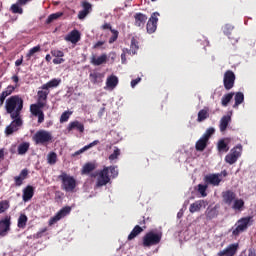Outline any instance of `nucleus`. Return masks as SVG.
<instances>
[{
	"instance_id": "f257e3e1",
	"label": "nucleus",
	"mask_w": 256,
	"mask_h": 256,
	"mask_svg": "<svg viewBox=\"0 0 256 256\" xmlns=\"http://www.w3.org/2000/svg\"><path fill=\"white\" fill-rule=\"evenodd\" d=\"M5 109L10 117L15 118L21 116V112L23 111V98L19 95L10 96L6 99Z\"/></svg>"
},
{
	"instance_id": "f03ea898",
	"label": "nucleus",
	"mask_w": 256,
	"mask_h": 256,
	"mask_svg": "<svg viewBox=\"0 0 256 256\" xmlns=\"http://www.w3.org/2000/svg\"><path fill=\"white\" fill-rule=\"evenodd\" d=\"M58 179L62 182V189L66 191V193H73L75 188L77 187V180L75 178L65 172H62L61 175L58 176Z\"/></svg>"
},
{
	"instance_id": "7ed1b4c3",
	"label": "nucleus",
	"mask_w": 256,
	"mask_h": 256,
	"mask_svg": "<svg viewBox=\"0 0 256 256\" xmlns=\"http://www.w3.org/2000/svg\"><path fill=\"white\" fill-rule=\"evenodd\" d=\"M162 238V232L155 233L154 231H150L143 236L142 245L143 247H153L155 245H159Z\"/></svg>"
},
{
	"instance_id": "20e7f679",
	"label": "nucleus",
	"mask_w": 256,
	"mask_h": 256,
	"mask_svg": "<svg viewBox=\"0 0 256 256\" xmlns=\"http://www.w3.org/2000/svg\"><path fill=\"white\" fill-rule=\"evenodd\" d=\"M32 139L36 145H47L53 141V134L47 130H38Z\"/></svg>"
},
{
	"instance_id": "39448f33",
	"label": "nucleus",
	"mask_w": 256,
	"mask_h": 256,
	"mask_svg": "<svg viewBox=\"0 0 256 256\" xmlns=\"http://www.w3.org/2000/svg\"><path fill=\"white\" fill-rule=\"evenodd\" d=\"M44 100H38L36 104H32L30 106V113L34 115V117H38V123L41 124L45 121V113H43V107H45Z\"/></svg>"
},
{
	"instance_id": "423d86ee",
	"label": "nucleus",
	"mask_w": 256,
	"mask_h": 256,
	"mask_svg": "<svg viewBox=\"0 0 256 256\" xmlns=\"http://www.w3.org/2000/svg\"><path fill=\"white\" fill-rule=\"evenodd\" d=\"M97 177L96 181V189H99V187H105L109 181H111V178L109 177V167H104L98 174H92V177Z\"/></svg>"
},
{
	"instance_id": "0eeeda50",
	"label": "nucleus",
	"mask_w": 256,
	"mask_h": 256,
	"mask_svg": "<svg viewBox=\"0 0 256 256\" xmlns=\"http://www.w3.org/2000/svg\"><path fill=\"white\" fill-rule=\"evenodd\" d=\"M241 151H243V146L241 144L234 147L229 154L225 156V161L229 165H234V163H237V159L241 157Z\"/></svg>"
},
{
	"instance_id": "6e6552de",
	"label": "nucleus",
	"mask_w": 256,
	"mask_h": 256,
	"mask_svg": "<svg viewBox=\"0 0 256 256\" xmlns=\"http://www.w3.org/2000/svg\"><path fill=\"white\" fill-rule=\"evenodd\" d=\"M11 119H13V121L5 129V134L7 136L17 133V131L23 127V120L21 119V116L15 118L11 117Z\"/></svg>"
},
{
	"instance_id": "1a4fd4ad",
	"label": "nucleus",
	"mask_w": 256,
	"mask_h": 256,
	"mask_svg": "<svg viewBox=\"0 0 256 256\" xmlns=\"http://www.w3.org/2000/svg\"><path fill=\"white\" fill-rule=\"evenodd\" d=\"M252 217H244L237 221L236 228L232 231V235L234 237H237L240 235V233H243L249 227V223H251Z\"/></svg>"
},
{
	"instance_id": "9d476101",
	"label": "nucleus",
	"mask_w": 256,
	"mask_h": 256,
	"mask_svg": "<svg viewBox=\"0 0 256 256\" xmlns=\"http://www.w3.org/2000/svg\"><path fill=\"white\" fill-rule=\"evenodd\" d=\"M235 79H236V76L233 70H227L224 73L223 85L226 91H231V89L235 87Z\"/></svg>"
},
{
	"instance_id": "9b49d317",
	"label": "nucleus",
	"mask_w": 256,
	"mask_h": 256,
	"mask_svg": "<svg viewBox=\"0 0 256 256\" xmlns=\"http://www.w3.org/2000/svg\"><path fill=\"white\" fill-rule=\"evenodd\" d=\"M159 13L154 12L152 13L151 17L149 18L147 24H146V29L147 33H155L157 31V23L159 21Z\"/></svg>"
},
{
	"instance_id": "f8f14e48",
	"label": "nucleus",
	"mask_w": 256,
	"mask_h": 256,
	"mask_svg": "<svg viewBox=\"0 0 256 256\" xmlns=\"http://www.w3.org/2000/svg\"><path fill=\"white\" fill-rule=\"evenodd\" d=\"M239 251V243H233L228 245L224 250L217 253V256H235Z\"/></svg>"
},
{
	"instance_id": "ddd939ff",
	"label": "nucleus",
	"mask_w": 256,
	"mask_h": 256,
	"mask_svg": "<svg viewBox=\"0 0 256 256\" xmlns=\"http://www.w3.org/2000/svg\"><path fill=\"white\" fill-rule=\"evenodd\" d=\"M11 231V217L6 216L0 220V237H5Z\"/></svg>"
},
{
	"instance_id": "4468645a",
	"label": "nucleus",
	"mask_w": 256,
	"mask_h": 256,
	"mask_svg": "<svg viewBox=\"0 0 256 256\" xmlns=\"http://www.w3.org/2000/svg\"><path fill=\"white\" fill-rule=\"evenodd\" d=\"M204 181L207 185H213L214 187H218V185L223 181L221 178V174H209L204 177Z\"/></svg>"
},
{
	"instance_id": "2eb2a0df",
	"label": "nucleus",
	"mask_w": 256,
	"mask_h": 256,
	"mask_svg": "<svg viewBox=\"0 0 256 256\" xmlns=\"http://www.w3.org/2000/svg\"><path fill=\"white\" fill-rule=\"evenodd\" d=\"M237 199V194L233 190H226L222 192V201L225 205L231 206L233 202Z\"/></svg>"
},
{
	"instance_id": "dca6fc26",
	"label": "nucleus",
	"mask_w": 256,
	"mask_h": 256,
	"mask_svg": "<svg viewBox=\"0 0 256 256\" xmlns=\"http://www.w3.org/2000/svg\"><path fill=\"white\" fill-rule=\"evenodd\" d=\"M81 6L83 9L81 11H79L78 19L83 21V19H85V17H87V15H89V13H91V11H93V5H91V3H89L88 1H83L81 3Z\"/></svg>"
},
{
	"instance_id": "f3484780",
	"label": "nucleus",
	"mask_w": 256,
	"mask_h": 256,
	"mask_svg": "<svg viewBox=\"0 0 256 256\" xmlns=\"http://www.w3.org/2000/svg\"><path fill=\"white\" fill-rule=\"evenodd\" d=\"M209 205V202L207 200H197L194 203H192L189 207L190 213H197L201 211V208L205 209Z\"/></svg>"
},
{
	"instance_id": "a211bd4d",
	"label": "nucleus",
	"mask_w": 256,
	"mask_h": 256,
	"mask_svg": "<svg viewBox=\"0 0 256 256\" xmlns=\"http://www.w3.org/2000/svg\"><path fill=\"white\" fill-rule=\"evenodd\" d=\"M65 41L76 45V43L81 41V32H79L77 29L72 30L68 35L65 36Z\"/></svg>"
},
{
	"instance_id": "6ab92c4d",
	"label": "nucleus",
	"mask_w": 256,
	"mask_h": 256,
	"mask_svg": "<svg viewBox=\"0 0 256 256\" xmlns=\"http://www.w3.org/2000/svg\"><path fill=\"white\" fill-rule=\"evenodd\" d=\"M75 130L79 131V133H84L85 125H83V123H81L77 120L70 122L67 127L68 133H71V131H75Z\"/></svg>"
},
{
	"instance_id": "aec40b11",
	"label": "nucleus",
	"mask_w": 256,
	"mask_h": 256,
	"mask_svg": "<svg viewBox=\"0 0 256 256\" xmlns=\"http://www.w3.org/2000/svg\"><path fill=\"white\" fill-rule=\"evenodd\" d=\"M145 23H147V15L138 12L134 15V25L136 27H145Z\"/></svg>"
},
{
	"instance_id": "412c9836",
	"label": "nucleus",
	"mask_w": 256,
	"mask_h": 256,
	"mask_svg": "<svg viewBox=\"0 0 256 256\" xmlns=\"http://www.w3.org/2000/svg\"><path fill=\"white\" fill-rule=\"evenodd\" d=\"M91 65H94L95 67H99V65H105L107 63V54H102L100 56L93 55L90 58Z\"/></svg>"
},
{
	"instance_id": "4be33fe9",
	"label": "nucleus",
	"mask_w": 256,
	"mask_h": 256,
	"mask_svg": "<svg viewBox=\"0 0 256 256\" xmlns=\"http://www.w3.org/2000/svg\"><path fill=\"white\" fill-rule=\"evenodd\" d=\"M15 89H17V85L13 86V85H9L7 86V88L0 94V107H3V103H5V100L7 99V97H9V95H11Z\"/></svg>"
},
{
	"instance_id": "5701e85b",
	"label": "nucleus",
	"mask_w": 256,
	"mask_h": 256,
	"mask_svg": "<svg viewBox=\"0 0 256 256\" xmlns=\"http://www.w3.org/2000/svg\"><path fill=\"white\" fill-rule=\"evenodd\" d=\"M33 195H35V188L33 186L28 185L24 190H23V195L22 199L23 201H31L33 199Z\"/></svg>"
},
{
	"instance_id": "b1692460",
	"label": "nucleus",
	"mask_w": 256,
	"mask_h": 256,
	"mask_svg": "<svg viewBox=\"0 0 256 256\" xmlns=\"http://www.w3.org/2000/svg\"><path fill=\"white\" fill-rule=\"evenodd\" d=\"M59 85H61V79L54 78L46 84H43L41 86V89H43V91H49L50 89H55V87H59Z\"/></svg>"
},
{
	"instance_id": "393cba45",
	"label": "nucleus",
	"mask_w": 256,
	"mask_h": 256,
	"mask_svg": "<svg viewBox=\"0 0 256 256\" xmlns=\"http://www.w3.org/2000/svg\"><path fill=\"white\" fill-rule=\"evenodd\" d=\"M206 219L207 221H211L213 219H216L219 215V210H217V207H208L205 211Z\"/></svg>"
},
{
	"instance_id": "a878e982",
	"label": "nucleus",
	"mask_w": 256,
	"mask_h": 256,
	"mask_svg": "<svg viewBox=\"0 0 256 256\" xmlns=\"http://www.w3.org/2000/svg\"><path fill=\"white\" fill-rule=\"evenodd\" d=\"M229 123H231V116L225 115L221 118L219 129L221 133H224V131H227V128L229 127Z\"/></svg>"
},
{
	"instance_id": "bb28decb",
	"label": "nucleus",
	"mask_w": 256,
	"mask_h": 256,
	"mask_svg": "<svg viewBox=\"0 0 256 256\" xmlns=\"http://www.w3.org/2000/svg\"><path fill=\"white\" fill-rule=\"evenodd\" d=\"M99 143H100L99 140H94L90 144H88V145L84 146L83 148H81L80 150L74 152L72 154V157H77V155H81L82 153H85V151H89V149H92V147L99 145Z\"/></svg>"
},
{
	"instance_id": "cd10ccee",
	"label": "nucleus",
	"mask_w": 256,
	"mask_h": 256,
	"mask_svg": "<svg viewBox=\"0 0 256 256\" xmlns=\"http://www.w3.org/2000/svg\"><path fill=\"white\" fill-rule=\"evenodd\" d=\"M209 143V140L205 137H201L195 144L196 151L203 152L205 149H207V144Z\"/></svg>"
},
{
	"instance_id": "c85d7f7f",
	"label": "nucleus",
	"mask_w": 256,
	"mask_h": 256,
	"mask_svg": "<svg viewBox=\"0 0 256 256\" xmlns=\"http://www.w3.org/2000/svg\"><path fill=\"white\" fill-rule=\"evenodd\" d=\"M89 79L93 85H97V83H103V74L97 72L90 73Z\"/></svg>"
},
{
	"instance_id": "c756f323",
	"label": "nucleus",
	"mask_w": 256,
	"mask_h": 256,
	"mask_svg": "<svg viewBox=\"0 0 256 256\" xmlns=\"http://www.w3.org/2000/svg\"><path fill=\"white\" fill-rule=\"evenodd\" d=\"M118 83H119V78H117V76L115 75L109 76L106 80V85L110 89H115Z\"/></svg>"
},
{
	"instance_id": "7c9ffc66",
	"label": "nucleus",
	"mask_w": 256,
	"mask_h": 256,
	"mask_svg": "<svg viewBox=\"0 0 256 256\" xmlns=\"http://www.w3.org/2000/svg\"><path fill=\"white\" fill-rule=\"evenodd\" d=\"M205 119H209V108H204L198 112V123H203Z\"/></svg>"
},
{
	"instance_id": "2f4dec72",
	"label": "nucleus",
	"mask_w": 256,
	"mask_h": 256,
	"mask_svg": "<svg viewBox=\"0 0 256 256\" xmlns=\"http://www.w3.org/2000/svg\"><path fill=\"white\" fill-rule=\"evenodd\" d=\"M10 11L14 15H23V6L16 2L10 6Z\"/></svg>"
},
{
	"instance_id": "473e14b6",
	"label": "nucleus",
	"mask_w": 256,
	"mask_h": 256,
	"mask_svg": "<svg viewBox=\"0 0 256 256\" xmlns=\"http://www.w3.org/2000/svg\"><path fill=\"white\" fill-rule=\"evenodd\" d=\"M140 233H143V228L139 225H136L128 235V241H133V239H135V237H137V235Z\"/></svg>"
},
{
	"instance_id": "72a5a7b5",
	"label": "nucleus",
	"mask_w": 256,
	"mask_h": 256,
	"mask_svg": "<svg viewBox=\"0 0 256 256\" xmlns=\"http://www.w3.org/2000/svg\"><path fill=\"white\" fill-rule=\"evenodd\" d=\"M235 103L233 105L234 109H237L241 103L245 101V95L242 92H237L234 96Z\"/></svg>"
},
{
	"instance_id": "f704fd0d",
	"label": "nucleus",
	"mask_w": 256,
	"mask_h": 256,
	"mask_svg": "<svg viewBox=\"0 0 256 256\" xmlns=\"http://www.w3.org/2000/svg\"><path fill=\"white\" fill-rule=\"evenodd\" d=\"M233 97H235V93H233V92L225 94L221 99L222 107H227V105H229V103H231V100L233 99Z\"/></svg>"
},
{
	"instance_id": "c9c22d12",
	"label": "nucleus",
	"mask_w": 256,
	"mask_h": 256,
	"mask_svg": "<svg viewBox=\"0 0 256 256\" xmlns=\"http://www.w3.org/2000/svg\"><path fill=\"white\" fill-rule=\"evenodd\" d=\"M27 221H29V218H27V215L21 214L18 218V224L17 227L19 229H25L27 227Z\"/></svg>"
},
{
	"instance_id": "e433bc0d",
	"label": "nucleus",
	"mask_w": 256,
	"mask_h": 256,
	"mask_svg": "<svg viewBox=\"0 0 256 256\" xmlns=\"http://www.w3.org/2000/svg\"><path fill=\"white\" fill-rule=\"evenodd\" d=\"M243 207H245V201L243 199H237L233 201L232 209L234 211H242Z\"/></svg>"
},
{
	"instance_id": "4c0bfd02",
	"label": "nucleus",
	"mask_w": 256,
	"mask_h": 256,
	"mask_svg": "<svg viewBox=\"0 0 256 256\" xmlns=\"http://www.w3.org/2000/svg\"><path fill=\"white\" fill-rule=\"evenodd\" d=\"M93 171H95V164L88 162L82 168V175H89Z\"/></svg>"
},
{
	"instance_id": "58836bf2",
	"label": "nucleus",
	"mask_w": 256,
	"mask_h": 256,
	"mask_svg": "<svg viewBox=\"0 0 256 256\" xmlns=\"http://www.w3.org/2000/svg\"><path fill=\"white\" fill-rule=\"evenodd\" d=\"M61 17H63V12H56V13L50 14L46 19V25H50V23H53V21H57V19Z\"/></svg>"
},
{
	"instance_id": "ea45409f",
	"label": "nucleus",
	"mask_w": 256,
	"mask_h": 256,
	"mask_svg": "<svg viewBox=\"0 0 256 256\" xmlns=\"http://www.w3.org/2000/svg\"><path fill=\"white\" fill-rule=\"evenodd\" d=\"M217 147L219 153H227L229 151V145L225 142V139L219 140Z\"/></svg>"
},
{
	"instance_id": "a19ab883",
	"label": "nucleus",
	"mask_w": 256,
	"mask_h": 256,
	"mask_svg": "<svg viewBox=\"0 0 256 256\" xmlns=\"http://www.w3.org/2000/svg\"><path fill=\"white\" fill-rule=\"evenodd\" d=\"M69 213H71V207L69 206H65L62 209H60L56 215L59 219H63V217H67V215H69Z\"/></svg>"
},
{
	"instance_id": "79ce46f5",
	"label": "nucleus",
	"mask_w": 256,
	"mask_h": 256,
	"mask_svg": "<svg viewBox=\"0 0 256 256\" xmlns=\"http://www.w3.org/2000/svg\"><path fill=\"white\" fill-rule=\"evenodd\" d=\"M31 144L29 142H23L18 146V155H25L27 151H29V147Z\"/></svg>"
},
{
	"instance_id": "37998d69",
	"label": "nucleus",
	"mask_w": 256,
	"mask_h": 256,
	"mask_svg": "<svg viewBox=\"0 0 256 256\" xmlns=\"http://www.w3.org/2000/svg\"><path fill=\"white\" fill-rule=\"evenodd\" d=\"M128 50L131 51L132 55H136L137 51L139 50V42L135 38L131 39L130 49Z\"/></svg>"
},
{
	"instance_id": "c03bdc74",
	"label": "nucleus",
	"mask_w": 256,
	"mask_h": 256,
	"mask_svg": "<svg viewBox=\"0 0 256 256\" xmlns=\"http://www.w3.org/2000/svg\"><path fill=\"white\" fill-rule=\"evenodd\" d=\"M47 163H48V165H55V163H57V153H55V152L48 153Z\"/></svg>"
},
{
	"instance_id": "a18cd8bd",
	"label": "nucleus",
	"mask_w": 256,
	"mask_h": 256,
	"mask_svg": "<svg viewBox=\"0 0 256 256\" xmlns=\"http://www.w3.org/2000/svg\"><path fill=\"white\" fill-rule=\"evenodd\" d=\"M49 90H39L38 91V100L39 101H47V97H49Z\"/></svg>"
},
{
	"instance_id": "49530a36",
	"label": "nucleus",
	"mask_w": 256,
	"mask_h": 256,
	"mask_svg": "<svg viewBox=\"0 0 256 256\" xmlns=\"http://www.w3.org/2000/svg\"><path fill=\"white\" fill-rule=\"evenodd\" d=\"M39 51H41V46L39 45L31 48L26 54L27 60L29 61V59H31V57H33L35 53H39Z\"/></svg>"
},
{
	"instance_id": "de8ad7c7",
	"label": "nucleus",
	"mask_w": 256,
	"mask_h": 256,
	"mask_svg": "<svg viewBox=\"0 0 256 256\" xmlns=\"http://www.w3.org/2000/svg\"><path fill=\"white\" fill-rule=\"evenodd\" d=\"M71 115H73V112H70V111L63 112L62 115L60 116V123H67Z\"/></svg>"
},
{
	"instance_id": "09e8293b",
	"label": "nucleus",
	"mask_w": 256,
	"mask_h": 256,
	"mask_svg": "<svg viewBox=\"0 0 256 256\" xmlns=\"http://www.w3.org/2000/svg\"><path fill=\"white\" fill-rule=\"evenodd\" d=\"M112 36L109 38V43L110 45L115 43V41H117V39H119V31L117 30H111Z\"/></svg>"
},
{
	"instance_id": "8fccbe9b",
	"label": "nucleus",
	"mask_w": 256,
	"mask_h": 256,
	"mask_svg": "<svg viewBox=\"0 0 256 256\" xmlns=\"http://www.w3.org/2000/svg\"><path fill=\"white\" fill-rule=\"evenodd\" d=\"M7 209H9V201L7 200L0 201V214L5 213Z\"/></svg>"
},
{
	"instance_id": "3c124183",
	"label": "nucleus",
	"mask_w": 256,
	"mask_h": 256,
	"mask_svg": "<svg viewBox=\"0 0 256 256\" xmlns=\"http://www.w3.org/2000/svg\"><path fill=\"white\" fill-rule=\"evenodd\" d=\"M207 187V185L203 184L198 185V193H200L202 197H207Z\"/></svg>"
},
{
	"instance_id": "603ef678",
	"label": "nucleus",
	"mask_w": 256,
	"mask_h": 256,
	"mask_svg": "<svg viewBox=\"0 0 256 256\" xmlns=\"http://www.w3.org/2000/svg\"><path fill=\"white\" fill-rule=\"evenodd\" d=\"M51 55H52V57H56V58L65 57V53L63 51L57 50V49L51 50Z\"/></svg>"
},
{
	"instance_id": "864d4df0",
	"label": "nucleus",
	"mask_w": 256,
	"mask_h": 256,
	"mask_svg": "<svg viewBox=\"0 0 256 256\" xmlns=\"http://www.w3.org/2000/svg\"><path fill=\"white\" fill-rule=\"evenodd\" d=\"M214 133H215V128L211 127L206 130V133H204L202 137H204V139L209 141L211 135H213Z\"/></svg>"
},
{
	"instance_id": "5fc2aeb1",
	"label": "nucleus",
	"mask_w": 256,
	"mask_h": 256,
	"mask_svg": "<svg viewBox=\"0 0 256 256\" xmlns=\"http://www.w3.org/2000/svg\"><path fill=\"white\" fill-rule=\"evenodd\" d=\"M121 155V150L119 148H115L114 152L109 156L110 161H115Z\"/></svg>"
},
{
	"instance_id": "6e6d98bb",
	"label": "nucleus",
	"mask_w": 256,
	"mask_h": 256,
	"mask_svg": "<svg viewBox=\"0 0 256 256\" xmlns=\"http://www.w3.org/2000/svg\"><path fill=\"white\" fill-rule=\"evenodd\" d=\"M233 31V26L231 24H226L223 27V33L229 37L231 35V32Z\"/></svg>"
},
{
	"instance_id": "4d7b16f0",
	"label": "nucleus",
	"mask_w": 256,
	"mask_h": 256,
	"mask_svg": "<svg viewBox=\"0 0 256 256\" xmlns=\"http://www.w3.org/2000/svg\"><path fill=\"white\" fill-rule=\"evenodd\" d=\"M43 233H47V228H43L33 235V239H41L43 237Z\"/></svg>"
},
{
	"instance_id": "13d9d810",
	"label": "nucleus",
	"mask_w": 256,
	"mask_h": 256,
	"mask_svg": "<svg viewBox=\"0 0 256 256\" xmlns=\"http://www.w3.org/2000/svg\"><path fill=\"white\" fill-rule=\"evenodd\" d=\"M132 55L131 50L129 49H123V53L121 54L122 63H125L127 61L126 55Z\"/></svg>"
},
{
	"instance_id": "bf43d9fd",
	"label": "nucleus",
	"mask_w": 256,
	"mask_h": 256,
	"mask_svg": "<svg viewBox=\"0 0 256 256\" xmlns=\"http://www.w3.org/2000/svg\"><path fill=\"white\" fill-rule=\"evenodd\" d=\"M57 221H61L60 218L57 217V214L49 219L48 225L51 227L52 225H55Z\"/></svg>"
},
{
	"instance_id": "052dcab7",
	"label": "nucleus",
	"mask_w": 256,
	"mask_h": 256,
	"mask_svg": "<svg viewBox=\"0 0 256 256\" xmlns=\"http://www.w3.org/2000/svg\"><path fill=\"white\" fill-rule=\"evenodd\" d=\"M29 175V170H27V168L23 169L20 174L19 177L25 181V178Z\"/></svg>"
},
{
	"instance_id": "680f3d73",
	"label": "nucleus",
	"mask_w": 256,
	"mask_h": 256,
	"mask_svg": "<svg viewBox=\"0 0 256 256\" xmlns=\"http://www.w3.org/2000/svg\"><path fill=\"white\" fill-rule=\"evenodd\" d=\"M16 187H21L23 185V181L19 176L14 177Z\"/></svg>"
},
{
	"instance_id": "e2e57ef3",
	"label": "nucleus",
	"mask_w": 256,
	"mask_h": 256,
	"mask_svg": "<svg viewBox=\"0 0 256 256\" xmlns=\"http://www.w3.org/2000/svg\"><path fill=\"white\" fill-rule=\"evenodd\" d=\"M109 171L113 177H117V169L114 166L108 167V174H109Z\"/></svg>"
},
{
	"instance_id": "0e129e2a",
	"label": "nucleus",
	"mask_w": 256,
	"mask_h": 256,
	"mask_svg": "<svg viewBox=\"0 0 256 256\" xmlns=\"http://www.w3.org/2000/svg\"><path fill=\"white\" fill-rule=\"evenodd\" d=\"M53 63H54V65H61V63H65V59H63V58H54Z\"/></svg>"
},
{
	"instance_id": "69168bd1",
	"label": "nucleus",
	"mask_w": 256,
	"mask_h": 256,
	"mask_svg": "<svg viewBox=\"0 0 256 256\" xmlns=\"http://www.w3.org/2000/svg\"><path fill=\"white\" fill-rule=\"evenodd\" d=\"M141 83V78H136L131 81V87L134 88L135 86L139 85Z\"/></svg>"
},
{
	"instance_id": "338daca9",
	"label": "nucleus",
	"mask_w": 256,
	"mask_h": 256,
	"mask_svg": "<svg viewBox=\"0 0 256 256\" xmlns=\"http://www.w3.org/2000/svg\"><path fill=\"white\" fill-rule=\"evenodd\" d=\"M33 0H17L18 5H21L22 7H25L27 3H31Z\"/></svg>"
},
{
	"instance_id": "774afa93",
	"label": "nucleus",
	"mask_w": 256,
	"mask_h": 256,
	"mask_svg": "<svg viewBox=\"0 0 256 256\" xmlns=\"http://www.w3.org/2000/svg\"><path fill=\"white\" fill-rule=\"evenodd\" d=\"M105 41H98L94 44L93 49H99V47H103Z\"/></svg>"
}]
</instances>
